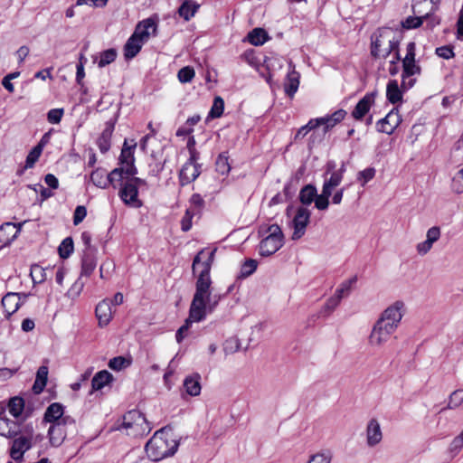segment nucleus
I'll return each instance as SVG.
<instances>
[{
	"label": "nucleus",
	"instance_id": "5",
	"mask_svg": "<svg viewBox=\"0 0 463 463\" xmlns=\"http://www.w3.org/2000/svg\"><path fill=\"white\" fill-rule=\"evenodd\" d=\"M33 426L26 425L24 432L16 438L13 439L12 446L10 448V457L16 462H21L24 459V455L33 447Z\"/></svg>",
	"mask_w": 463,
	"mask_h": 463
},
{
	"label": "nucleus",
	"instance_id": "28",
	"mask_svg": "<svg viewBox=\"0 0 463 463\" xmlns=\"http://www.w3.org/2000/svg\"><path fill=\"white\" fill-rule=\"evenodd\" d=\"M113 130L114 125L107 124L106 128L103 129L102 133L97 139V146L102 154L107 153L110 149V141Z\"/></svg>",
	"mask_w": 463,
	"mask_h": 463
},
{
	"label": "nucleus",
	"instance_id": "34",
	"mask_svg": "<svg viewBox=\"0 0 463 463\" xmlns=\"http://www.w3.org/2000/svg\"><path fill=\"white\" fill-rule=\"evenodd\" d=\"M264 65L268 71V77L266 78V80L270 84L271 79L275 75V72L282 69L283 61L279 57H265Z\"/></svg>",
	"mask_w": 463,
	"mask_h": 463
},
{
	"label": "nucleus",
	"instance_id": "41",
	"mask_svg": "<svg viewBox=\"0 0 463 463\" xmlns=\"http://www.w3.org/2000/svg\"><path fill=\"white\" fill-rule=\"evenodd\" d=\"M118 56L117 51L113 48L105 50L99 53V60L98 61V67L103 68L112 63Z\"/></svg>",
	"mask_w": 463,
	"mask_h": 463
},
{
	"label": "nucleus",
	"instance_id": "32",
	"mask_svg": "<svg viewBox=\"0 0 463 463\" xmlns=\"http://www.w3.org/2000/svg\"><path fill=\"white\" fill-rule=\"evenodd\" d=\"M48 367L45 365H42L39 367L36 373V378L34 381V383L33 385V392L35 394L41 393L44 387L46 386L47 380H48Z\"/></svg>",
	"mask_w": 463,
	"mask_h": 463
},
{
	"label": "nucleus",
	"instance_id": "43",
	"mask_svg": "<svg viewBox=\"0 0 463 463\" xmlns=\"http://www.w3.org/2000/svg\"><path fill=\"white\" fill-rule=\"evenodd\" d=\"M224 110V100L222 97L216 96L213 99V106L208 114V118H220Z\"/></svg>",
	"mask_w": 463,
	"mask_h": 463
},
{
	"label": "nucleus",
	"instance_id": "38",
	"mask_svg": "<svg viewBox=\"0 0 463 463\" xmlns=\"http://www.w3.org/2000/svg\"><path fill=\"white\" fill-rule=\"evenodd\" d=\"M24 400L22 397L15 396L10 399L8 403L9 413L14 418H18L22 415L24 410Z\"/></svg>",
	"mask_w": 463,
	"mask_h": 463
},
{
	"label": "nucleus",
	"instance_id": "30",
	"mask_svg": "<svg viewBox=\"0 0 463 463\" xmlns=\"http://www.w3.org/2000/svg\"><path fill=\"white\" fill-rule=\"evenodd\" d=\"M143 42L131 35L124 46V56L126 60H131L140 52Z\"/></svg>",
	"mask_w": 463,
	"mask_h": 463
},
{
	"label": "nucleus",
	"instance_id": "31",
	"mask_svg": "<svg viewBox=\"0 0 463 463\" xmlns=\"http://www.w3.org/2000/svg\"><path fill=\"white\" fill-rule=\"evenodd\" d=\"M124 166L114 168L109 174H108L109 185H112L114 189L118 186H121L129 175H127Z\"/></svg>",
	"mask_w": 463,
	"mask_h": 463
},
{
	"label": "nucleus",
	"instance_id": "6",
	"mask_svg": "<svg viewBox=\"0 0 463 463\" xmlns=\"http://www.w3.org/2000/svg\"><path fill=\"white\" fill-rule=\"evenodd\" d=\"M398 328L393 322L384 321L379 318L374 324L371 335L369 336V342L372 345H382L386 343L390 336Z\"/></svg>",
	"mask_w": 463,
	"mask_h": 463
},
{
	"label": "nucleus",
	"instance_id": "59",
	"mask_svg": "<svg viewBox=\"0 0 463 463\" xmlns=\"http://www.w3.org/2000/svg\"><path fill=\"white\" fill-rule=\"evenodd\" d=\"M435 53L445 60H449L451 58H454L455 52L453 51V47L450 45H444L436 48Z\"/></svg>",
	"mask_w": 463,
	"mask_h": 463
},
{
	"label": "nucleus",
	"instance_id": "57",
	"mask_svg": "<svg viewBox=\"0 0 463 463\" xmlns=\"http://www.w3.org/2000/svg\"><path fill=\"white\" fill-rule=\"evenodd\" d=\"M63 114V109H52L47 113V120L51 124H58L61 122Z\"/></svg>",
	"mask_w": 463,
	"mask_h": 463
},
{
	"label": "nucleus",
	"instance_id": "20",
	"mask_svg": "<svg viewBox=\"0 0 463 463\" xmlns=\"http://www.w3.org/2000/svg\"><path fill=\"white\" fill-rule=\"evenodd\" d=\"M202 165H192L184 163L179 172V182L182 186H184L194 182L201 174Z\"/></svg>",
	"mask_w": 463,
	"mask_h": 463
},
{
	"label": "nucleus",
	"instance_id": "3",
	"mask_svg": "<svg viewBox=\"0 0 463 463\" xmlns=\"http://www.w3.org/2000/svg\"><path fill=\"white\" fill-rule=\"evenodd\" d=\"M115 429L125 430L128 436L132 437L142 436L150 430L145 415L137 410H131L126 412L122 417L121 422Z\"/></svg>",
	"mask_w": 463,
	"mask_h": 463
},
{
	"label": "nucleus",
	"instance_id": "50",
	"mask_svg": "<svg viewBox=\"0 0 463 463\" xmlns=\"http://www.w3.org/2000/svg\"><path fill=\"white\" fill-rule=\"evenodd\" d=\"M190 203L191 207L189 209L195 211L196 214L200 215L204 207L205 202L201 194H194L190 198Z\"/></svg>",
	"mask_w": 463,
	"mask_h": 463
},
{
	"label": "nucleus",
	"instance_id": "36",
	"mask_svg": "<svg viewBox=\"0 0 463 463\" xmlns=\"http://www.w3.org/2000/svg\"><path fill=\"white\" fill-rule=\"evenodd\" d=\"M90 180L99 188L106 189L109 185L108 174L103 168H97L92 171Z\"/></svg>",
	"mask_w": 463,
	"mask_h": 463
},
{
	"label": "nucleus",
	"instance_id": "48",
	"mask_svg": "<svg viewBox=\"0 0 463 463\" xmlns=\"http://www.w3.org/2000/svg\"><path fill=\"white\" fill-rule=\"evenodd\" d=\"M42 151L43 149L40 146H35L26 156L24 168L33 167L34 164L39 159Z\"/></svg>",
	"mask_w": 463,
	"mask_h": 463
},
{
	"label": "nucleus",
	"instance_id": "47",
	"mask_svg": "<svg viewBox=\"0 0 463 463\" xmlns=\"http://www.w3.org/2000/svg\"><path fill=\"white\" fill-rule=\"evenodd\" d=\"M195 75L194 68L190 66H185L179 70L177 73V78L182 83L191 82Z\"/></svg>",
	"mask_w": 463,
	"mask_h": 463
},
{
	"label": "nucleus",
	"instance_id": "37",
	"mask_svg": "<svg viewBox=\"0 0 463 463\" xmlns=\"http://www.w3.org/2000/svg\"><path fill=\"white\" fill-rule=\"evenodd\" d=\"M386 97L390 103L396 104L402 99V91L399 88L397 80H390L386 88Z\"/></svg>",
	"mask_w": 463,
	"mask_h": 463
},
{
	"label": "nucleus",
	"instance_id": "12",
	"mask_svg": "<svg viewBox=\"0 0 463 463\" xmlns=\"http://www.w3.org/2000/svg\"><path fill=\"white\" fill-rule=\"evenodd\" d=\"M390 34H392V29L391 27L379 28L371 36V55L374 59L381 57V50L383 45L387 44V41L390 38Z\"/></svg>",
	"mask_w": 463,
	"mask_h": 463
},
{
	"label": "nucleus",
	"instance_id": "54",
	"mask_svg": "<svg viewBox=\"0 0 463 463\" xmlns=\"http://www.w3.org/2000/svg\"><path fill=\"white\" fill-rule=\"evenodd\" d=\"M197 215L195 211L192 209H187L185 211L184 215L181 220V229L183 232H188L192 228V219L194 216Z\"/></svg>",
	"mask_w": 463,
	"mask_h": 463
},
{
	"label": "nucleus",
	"instance_id": "23",
	"mask_svg": "<svg viewBox=\"0 0 463 463\" xmlns=\"http://www.w3.org/2000/svg\"><path fill=\"white\" fill-rule=\"evenodd\" d=\"M64 413V406L61 403L59 402H53L50 404L43 416V421L49 422V423H54V422H60Z\"/></svg>",
	"mask_w": 463,
	"mask_h": 463
},
{
	"label": "nucleus",
	"instance_id": "11",
	"mask_svg": "<svg viewBox=\"0 0 463 463\" xmlns=\"http://www.w3.org/2000/svg\"><path fill=\"white\" fill-rule=\"evenodd\" d=\"M402 122V117L397 108H393L384 118L376 123L378 132L392 135Z\"/></svg>",
	"mask_w": 463,
	"mask_h": 463
},
{
	"label": "nucleus",
	"instance_id": "61",
	"mask_svg": "<svg viewBox=\"0 0 463 463\" xmlns=\"http://www.w3.org/2000/svg\"><path fill=\"white\" fill-rule=\"evenodd\" d=\"M217 170L224 175L230 171V165L228 163V157L224 155H220L216 160Z\"/></svg>",
	"mask_w": 463,
	"mask_h": 463
},
{
	"label": "nucleus",
	"instance_id": "33",
	"mask_svg": "<svg viewBox=\"0 0 463 463\" xmlns=\"http://www.w3.org/2000/svg\"><path fill=\"white\" fill-rule=\"evenodd\" d=\"M317 187L314 184H308L303 186L299 192V201L302 206L310 205L317 197Z\"/></svg>",
	"mask_w": 463,
	"mask_h": 463
},
{
	"label": "nucleus",
	"instance_id": "7",
	"mask_svg": "<svg viewBox=\"0 0 463 463\" xmlns=\"http://www.w3.org/2000/svg\"><path fill=\"white\" fill-rule=\"evenodd\" d=\"M74 423L75 420L71 416H65L60 422L52 423L48 430V437L51 445L53 447L61 446L67 435L66 426Z\"/></svg>",
	"mask_w": 463,
	"mask_h": 463
},
{
	"label": "nucleus",
	"instance_id": "62",
	"mask_svg": "<svg viewBox=\"0 0 463 463\" xmlns=\"http://www.w3.org/2000/svg\"><path fill=\"white\" fill-rule=\"evenodd\" d=\"M87 215V209L83 205H78L73 213V224H80Z\"/></svg>",
	"mask_w": 463,
	"mask_h": 463
},
{
	"label": "nucleus",
	"instance_id": "40",
	"mask_svg": "<svg viewBox=\"0 0 463 463\" xmlns=\"http://www.w3.org/2000/svg\"><path fill=\"white\" fill-rule=\"evenodd\" d=\"M74 244L71 237H66L62 240L60 246L58 247L59 256L65 260L68 259L73 252Z\"/></svg>",
	"mask_w": 463,
	"mask_h": 463
},
{
	"label": "nucleus",
	"instance_id": "55",
	"mask_svg": "<svg viewBox=\"0 0 463 463\" xmlns=\"http://www.w3.org/2000/svg\"><path fill=\"white\" fill-rule=\"evenodd\" d=\"M463 402V389L454 391L449 400L448 407L449 409H455Z\"/></svg>",
	"mask_w": 463,
	"mask_h": 463
},
{
	"label": "nucleus",
	"instance_id": "29",
	"mask_svg": "<svg viewBox=\"0 0 463 463\" xmlns=\"http://www.w3.org/2000/svg\"><path fill=\"white\" fill-rule=\"evenodd\" d=\"M200 8V5H198L194 0H184L182 5L179 6L177 13L180 17H182L184 21H189L194 14L197 13Z\"/></svg>",
	"mask_w": 463,
	"mask_h": 463
},
{
	"label": "nucleus",
	"instance_id": "19",
	"mask_svg": "<svg viewBox=\"0 0 463 463\" xmlns=\"http://www.w3.org/2000/svg\"><path fill=\"white\" fill-rule=\"evenodd\" d=\"M300 74L295 69V65L291 61H288V71L284 82L285 93L292 98L298 91L299 87Z\"/></svg>",
	"mask_w": 463,
	"mask_h": 463
},
{
	"label": "nucleus",
	"instance_id": "58",
	"mask_svg": "<svg viewBox=\"0 0 463 463\" xmlns=\"http://www.w3.org/2000/svg\"><path fill=\"white\" fill-rule=\"evenodd\" d=\"M375 173L376 171L373 167H367L358 173L357 179L362 181V185L364 186L374 177Z\"/></svg>",
	"mask_w": 463,
	"mask_h": 463
},
{
	"label": "nucleus",
	"instance_id": "10",
	"mask_svg": "<svg viewBox=\"0 0 463 463\" xmlns=\"http://www.w3.org/2000/svg\"><path fill=\"white\" fill-rule=\"evenodd\" d=\"M118 195L128 205H131L136 208L142 206V202L138 199V188L129 178H127L124 184L120 186Z\"/></svg>",
	"mask_w": 463,
	"mask_h": 463
},
{
	"label": "nucleus",
	"instance_id": "35",
	"mask_svg": "<svg viewBox=\"0 0 463 463\" xmlns=\"http://www.w3.org/2000/svg\"><path fill=\"white\" fill-rule=\"evenodd\" d=\"M248 41L255 46L264 44L269 39L268 33L262 28H254L247 35Z\"/></svg>",
	"mask_w": 463,
	"mask_h": 463
},
{
	"label": "nucleus",
	"instance_id": "27",
	"mask_svg": "<svg viewBox=\"0 0 463 463\" xmlns=\"http://www.w3.org/2000/svg\"><path fill=\"white\" fill-rule=\"evenodd\" d=\"M383 435L377 420L372 419L367 425V443L373 447L382 440Z\"/></svg>",
	"mask_w": 463,
	"mask_h": 463
},
{
	"label": "nucleus",
	"instance_id": "22",
	"mask_svg": "<svg viewBox=\"0 0 463 463\" xmlns=\"http://www.w3.org/2000/svg\"><path fill=\"white\" fill-rule=\"evenodd\" d=\"M150 29H152L155 32L156 30V24L153 19L148 18L140 22L137 25L135 32L132 35L135 38L145 43L149 38Z\"/></svg>",
	"mask_w": 463,
	"mask_h": 463
},
{
	"label": "nucleus",
	"instance_id": "26",
	"mask_svg": "<svg viewBox=\"0 0 463 463\" xmlns=\"http://www.w3.org/2000/svg\"><path fill=\"white\" fill-rule=\"evenodd\" d=\"M114 380L113 375L107 370L98 372L91 380V394L95 391H99Z\"/></svg>",
	"mask_w": 463,
	"mask_h": 463
},
{
	"label": "nucleus",
	"instance_id": "8",
	"mask_svg": "<svg viewBox=\"0 0 463 463\" xmlns=\"http://www.w3.org/2000/svg\"><path fill=\"white\" fill-rule=\"evenodd\" d=\"M310 216L311 213L307 208L299 206L297 209L296 214L292 220L294 231L291 238L293 241L299 240L305 234L307 226L310 221Z\"/></svg>",
	"mask_w": 463,
	"mask_h": 463
},
{
	"label": "nucleus",
	"instance_id": "2",
	"mask_svg": "<svg viewBox=\"0 0 463 463\" xmlns=\"http://www.w3.org/2000/svg\"><path fill=\"white\" fill-rule=\"evenodd\" d=\"M166 427L156 430L145 446L146 453L153 461H159L165 458L173 456L179 443L172 439Z\"/></svg>",
	"mask_w": 463,
	"mask_h": 463
},
{
	"label": "nucleus",
	"instance_id": "16",
	"mask_svg": "<svg viewBox=\"0 0 463 463\" xmlns=\"http://www.w3.org/2000/svg\"><path fill=\"white\" fill-rule=\"evenodd\" d=\"M405 312V305L402 301L397 300L389 306L381 315L380 318L384 321L393 322L399 326L400 322Z\"/></svg>",
	"mask_w": 463,
	"mask_h": 463
},
{
	"label": "nucleus",
	"instance_id": "18",
	"mask_svg": "<svg viewBox=\"0 0 463 463\" xmlns=\"http://www.w3.org/2000/svg\"><path fill=\"white\" fill-rule=\"evenodd\" d=\"M23 222H5L0 225V242L4 246L11 244L18 236L21 232Z\"/></svg>",
	"mask_w": 463,
	"mask_h": 463
},
{
	"label": "nucleus",
	"instance_id": "49",
	"mask_svg": "<svg viewBox=\"0 0 463 463\" xmlns=\"http://www.w3.org/2000/svg\"><path fill=\"white\" fill-rule=\"evenodd\" d=\"M357 280V278L356 276L351 278L350 279L343 282L340 287L335 290V296H338L340 299H342L344 298L345 295H348L350 290H351V287L353 284H354Z\"/></svg>",
	"mask_w": 463,
	"mask_h": 463
},
{
	"label": "nucleus",
	"instance_id": "14",
	"mask_svg": "<svg viewBox=\"0 0 463 463\" xmlns=\"http://www.w3.org/2000/svg\"><path fill=\"white\" fill-rule=\"evenodd\" d=\"M26 298V294L14 292L5 294L1 301L2 307L5 312V317L9 318L14 313H15Z\"/></svg>",
	"mask_w": 463,
	"mask_h": 463
},
{
	"label": "nucleus",
	"instance_id": "52",
	"mask_svg": "<svg viewBox=\"0 0 463 463\" xmlns=\"http://www.w3.org/2000/svg\"><path fill=\"white\" fill-rule=\"evenodd\" d=\"M435 12L436 11H432V8H430L426 13L422 12L423 22H427V27L430 29L434 28L440 23V18L435 15Z\"/></svg>",
	"mask_w": 463,
	"mask_h": 463
},
{
	"label": "nucleus",
	"instance_id": "1",
	"mask_svg": "<svg viewBox=\"0 0 463 463\" xmlns=\"http://www.w3.org/2000/svg\"><path fill=\"white\" fill-rule=\"evenodd\" d=\"M203 253L204 250H200L193 260V273L195 275L198 266H201L202 269L196 276L195 291L189 307V316L182 326L184 330H189L194 322L203 321L208 314H212L215 310L222 298L219 294H213L212 288L211 269L215 250H212L208 258L202 261L201 256Z\"/></svg>",
	"mask_w": 463,
	"mask_h": 463
},
{
	"label": "nucleus",
	"instance_id": "15",
	"mask_svg": "<svg viewBox=\"0 0 463 463\" xmlns=\"http://www.w3.org/2000/svg\"><path fill=\"white\" fill-rule=\"evenodd\" d=\"M421 5H426L425 0H413L412 11L415 15L408 16L405 20L401 22L402 27L403 29H417L422 25V10L420 8Z\"/></svg>",
	"mask_w": 463,
	"mask_h": 463
},
{
	"label": "nucleus",
	"instance_id": "25",
	"mask_svg": "<svg viewBox=\"0 0 463 463\" xmlns=\"http://www.w3.org/2000/svg\"><path fill=\"white\" fill-rule=\"evenodd\" d=\"M97 266L95 250L84 251L81 259V277H90Z\"/></svg>",
	"mask_w": 463,
	"mask_h": 463
},
{
	"label": "nucleus",
	"instance_id": "21",
	"mask_svg": "<svg viewBox=\"0 0 463 463\" xmlns=\"http://www.w3.org/2000/svg\"><path fill=\"white\" fill-rule=\"evenodd\" d=\"M95 315L100 327L106 326L112 318L111 304L108 299L100 301L95 309Z\"/></svg>",
	"mask_w": 463,
	"mask_h": 463
},
{
	"label": "nucleus",
	"instance_id": "45",
	"mask_svg": "<svg viewBox=\"0 0 463 463\" xmlns=\"http://www.w3.org/2000/svg\"><path fill=\"white\" fill-rule=\"evenodd\" d=\"M332 195L330 192H327L322 189V193L320 194H317L316 199L313 201L315 203L316 208L320 211L326 210L329 205V197Z\"/></svg>",
	"mask_w": 463,
	"mask_h": 463
},
{
	"label": "nucleus",
	"instance_id": "39",
	"mask_svg": "<svg viewBox=\"0 0 463 463\" xmlns=\"http://www.w3.org/2000/svg\"><path fill=\"white\" fill-rule=\"evenodd\" d=\"M200 120V115H194L193 117L188 118L185 123L176 130L175 135L177 137H185L191 135L194 131L193 127L196 125Z\"/></svg>",
	"mask_w": 463,
	"mask_h": 463
},
{
	"label": "nucleus",
	"instance_id": "64",
	"mask_svg": "<svg viewBox=\"0 0 463 463\" xmlns=\"http://www.w3.org/2000/svg\"><path fill=\"white\" fill-rule=\"evenodd\" d=\"M453 186L457 193L463 192V168L453 177Z\"/></svg>",
	"mask_w": 463,
	"mask_h": 463
},
{
	"label": "nucleus",
	"instance_id": "17",
	"mask_svg": "<svg viewBox=\"0 0 463 463\" xmlns=\"http://www.w3.org/2000/svg\"><path fill=\"white\" fill-rule=\"evenodd\" d=\"M377 91L366 93L355 105L352 111V116L356 120H361L369 112L371 107L374 103Z\"/></svg>",
	"mask_w": 463,
	"mask_h": 463
},
{
	"label": "nucleus",
	"instance_id": "56",
	"mask_svg": "<svg viewBox=\"0 0 463 463\" xmlns=\"http://www.w3.org/2000/svg\"><path fill=\"white\" fill-rule=\"evenodd\" d=\"M388 39L389 40L387 41V45L388 47H390L391 51H392V52L400 51L399 47L402 39V33H395L392 30V34H390V38Z\"/></svg>",
	"mask_w": 463,
	"mask_h": 463
},
{
	"label": "nucleus",
	"instance_id": "9",
	"mask_svg": "<svg viewBox=\"0 0 463 463\" xmlns=\"http://www.w3.org/2000/svg\"><path fill=\"white\" fill-rule=\"evenodd\" d=\"M402 88L409 90L412 88L416 82V79L411 78L415 75H420L421 72L420 66L417 63L416 60L406 61L402 60Z\"/></svg>",
	"mask_w": 463,
	"mask_h": 463
},
{
	"label": "nucleus",
	"instance_id": "4",
	"mask_svg": "<svg viewBox=\"0 0 463 463\" xmlns=\"http://www.w3.org/2000/svg\"><path fill=\"white\" fill-rule=\"evenodd\" d=\"M268 235L260 243V255L269 257L283 246L284 235L278 224H271L265 229Z\"/></svg>",
	"mask_w": 463,
	"mask_h": 463
},
{
	"label": "nucleus",
	"instance_id": "13",
	"mask_svg": "<svg viewBox=\"0 0 463 463\" xmlns=\"http://www.w3.org/2000/svg\"><path fill=\"white\" fill-rule=\"evenodd\" d=\"M137 146V144L134 143L131 146L128 145L127 140L124 142V146L122 147L118 161L121 166L126 168V172L128 175H136L137 174V169L135 165V156L134 150Z\"/></svg>",
	"mask_w": 463,
	"mask_h": 463
},
{
	"label": "nucleus",
	"instance_id": "46",
	"mask_svg": "<svg viewBox=\"0 0 463 463\" xmlns=\"http://www.w3.org/2000/svg\"><path fill=\"white\" fill-rule=\"evenodd\" d=\"M258 267V262L256 260L248 259L244 261V263L241 267L240 278H247L253 274Z\"/></svg>",
	"mask_w": 463,
	"mask_h": 463
},
{
	"label": "nucleus",
	"instance_id": "60",
	"mask_svg": "<svg viewBox=\"0 0 463 463\" xmlns=\"http://www.w3.org/2000/svg\"><path fill=\"white\" fill-rule=\"evenodd\" d=\"M340 301L341 299L339 298L338 296H332L326 300L321 312L330 314L339 305Z\"/></svg>",
	"mask_w": 463,
	"mask_h": 463
},
{
	"label": "nucleus",
	"instance_id": "51",
	"mask_svg": "<svg viewBox=\"0 0 463 463\" xmlns=\"http://www.w3.org/2000/svg\"><path fill=\"white\" fill-rule=\"evenodd\" d=\"M85 286V281L83 280V277L80 276L76 281L71 285V287L68 290V296L71 298H75L80 296Z\"/></svg>",
	"mask_w": 463,
	"mask_h": 463
},
{
	"label": "nucleus",
	"instance_id": "63",
	"mask_svg": "<svg viewBox=\"0 0 463 463\" xmlns=\"http://www.w3.org/2000/svg\"><path fill=\"white\" fill-rule=\"evenodd\" d=\"M463 448V437L459 434L455 437L449 444V451L450 453L456 455L459 452V450Z\"/></svg>",
	"mask_w": 463,
	"mask_h": 463
},
{
	"label": "nucleus",
	"instance_id": "53",
	"mask_svg": "<svg viewBox=\"0 0 463 463\" xmlns=\"http://www.w3.org/2000/svg\"><path fill=\"white\" fill-rule=\"evenodd\" d=\"M86 61V57L81 53L79 58V63L76 66V82L80 86H83V79L85 77L84 64Z\"/></svg>",
	"mask_w": 463,
	"mask_h": 463
},
{
	"label": "nucleus",
	"instance_id": "24",
	"mask_svg": "<svg viewBox=\"0 0 463 463\" xmlns=\"http://www.w3.org/2000/svg\"><path fill=\"white\" fill-rule=\"evenodd\" d=\"M183 386L190 396H198L201 393V375L197 373L184 378Z\"/></svg>",
	"mask_w": 463,
	"mask_h": 463
},
{
	"label": "nucleus",
	"instance_id": "42",
	"mask_svg": "<svg viewBox=\"0 0 463 463\" xmlns=\"http://www.w3.org/2000/svg\"><path fill=\"white\" fill-rule=\"evenodd\" d=\"M342 180L343 176H341V173H335L333 171L330 177L325 179L322 189L332 194L333 189L338 186Z\"/></svg>",
	"mask_w": 463,
	"mask_h": 463
},
{
	"label": "nucleus",
	"instance_id": "44",
	"mask_svg": "<svg viewBox=\"0 0 463 463\" xmlns=\"http://www.w3.org/2000/svg\"><path fill=\"white\" fill-rule=\"evenodd\" d=\"M131 364V359L124 356H117L109 360V367L114 371H120Z\"/></svg>",
	"mask_w": 463,
	"mask_h": 463
}]
</instances>
